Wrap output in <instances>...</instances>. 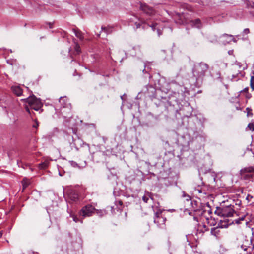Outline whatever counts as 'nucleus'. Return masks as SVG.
Wrapping results in <instances>:
<instances>
[{
  "label": "nucleus",
  "instance_id": "nucleus-1",
  "mask_svg": "<svg viewBox=\"0 0 254 254\" xmlns=\"http://www.w3.org/2000/svg\"><path fill=\"white\" fill-rule=\"evenodd\" d=\"M209 69L208 64L203 62L195 64L192 69V77L197 83L202 82Z\"/></svg>",
  "mask_w": 254,
  "mask_h": 254
},
{
  "label": "nucleus",
  "instance_id": "nucleus-23",
  "mask_svg": "<svg viewBox=\"0 0 254 254\" xmlns=\"http://www.w3.org/2000/svg\"><path fill=\"white\" fill-rule=\"evenodd\" d=\"M75 50L77 54H79L80 53V48L78 44H76L75 46Z\"/></svg>",
  "mask_w": 254,
  "mask_h": 254
},
{
  "label": "nucleus",
  "instance_id": "nucleus-25",
  "mask_svg": "<svg viewBox=\"0 0 254 254\" xmlns=\"http://www.w3.org/2000/svg\"><path fill=\"white\" fill-rule=\"evenodd\" d=\"M69 162L70 164L73 167H79L78 164L76 162H75L74 161H69Z\"/></svg>",
  "mask_w": 254,
  "mask_h": 254
},
{
  "label": "nucleus",
  "instance_id": "nucleus-4",
  "mask_svg": "<svg viewBox=\"0 0 254 254\" xmlns=\"http://www.w3.org/2000/svg\"><path fill=\"white\" fill-rule=\"evenodd\" d=\"M191 207L192 211H193L194 215L193 219L194 220L198 222L199 220L197 216H202L206 211L204 210L201 204L198 203L196 200L191 201Z\"/></svg>",
  "mask_w": 254,
  "mask_h": 254
},
{
  "label": "nucleus",
  "instance_id": "nucleus-36",
  "mask_svg": "<svg viewBox=\"0 0 254 254\" xmlns=\"http://www.w3.org/2000/svg\"><path fill=\"white\" fill-rule=\"evenodd\" d=\"M157 32L158 36H160L162 34V32L160 29H157Z\"/></svg>",
  "mask_w": 254,
  "mask_h": 254
},
{
  "label": "nucleus",
  "instance_id": "nucleus-22",
  "mask_svg": "<svg viewBox=\"0 0 254 254\" xmlns=\"http://www.w3.org/2000/svg\"><path fill=\"white\" fill-rule=\"evenodd\" d=\"M150 68L149 67H147L145 64H144V69L142 70L143 73H147L149 72Z\"/></svg>",
  "mask_w": 254,
  "mask_h": 254
},
{
  "label": "nucleus",
  "instance_id": "nucleus-13",
  "mask_svg": "<svg viewBox=\"0 0 254 254\" xmlns=\"http://www.w3.org/2000/svg\"><path fill=\"white\" fill-rule=\"evenodd\" d=\"M13 93L17 96H20L22 94V89L19 86H14L12 87Z\"/></svg>",
  "mask_w": 254,
  "mask_h": 254
},
{
  "label": "nucleus",
  "instance_id": "nucleus-50",
  "mask_svg": "<svg viewBox=\"0 0 254 254\" xmlns=\"http://www.w3.org/2000/svg\"><path fill=\"white\" fill-rule=\"evenodd\" d=\"M189 215H192V212H189Z\"/></svg>",
  "mask_w": 254,
  "mask_h": 254
},
{
  "label": "nucleus",
  "instance_id": "nucleus-6",
  "mask_svg": "<svg viewBox=\"0 0 254 254\" xmlns=\"http://www.w3.org/2000/svg\"><path fill=\"white\" fill-rule=\"evenodd\" d=\"M95 211L98 213L99 210L96 209L92 205L87 204L82 208L79 212V214L83 218H85L92 216Z\"/></svg>",
  "mask_w": 254,
  "mask_h": 254
},
{
  "label": "nucleus",
  "instance_id": "nucleus-54",
  "mask_svg": "<svg viewBox=\"0 0 254 254\" xmlns=\"http://www.w3.org/2000/svg\"><path fill=\"white\" fill-rule=\"evenodd\" d=\"M249 197V195H248V196H247V199H248Z\"/></svg>",
  "mask_w": 254,
  "mask_h": 254
},
{
  "label": "nucleus",
  "instance_id": "nucleus-48",
  "mask_svg": "<svg viewBox=\"0 0 254 254\" xmlns=\"http://www.w3.org/2000/svg\"><path fill=\"white\" fill-rule=\"evenodd\" d=\"M2 236V233L1 232H0V238H1Z\"/></svg>",
  "mask_w": 254,
  "mask_h": 254
},
{
  "label": "nucleus",
  "instance_id": "nucleus-45",
  "mask_svg": "<svg viewBox=\"0 0 254 254\" xmlns=\"http://www.w3.org/2000/svg\"><path fill=\"white\" fill-rule=\"evenodd\" d=\"M245 216L242 217L241 218H239L240 220H243L244 219Z\"/></svg>",
  "mask_w": 254,
  "mask_h": 254
},
{
  "label": "nucleus",
  "instance_id": "nucleus-49",
  "mask_svg": "<svg viewBox=\"0 0 254 254\" xmlns=\"http://www.w3.org/2000/svg\"><path fill=\"white\" fill-rule=\"evenodd\" d=\"M102 30H104L105 31L106 30V28H103V27H102Z\"/></svg>",
  "mask_w": 254,
  "mask_h": 254
},
{
  "label": "nucleus",
  "instance_id": "nucleus-29",
  "mask_svg": "<svg viewBox=\"0 0 254 254\" xmlns=\"http://www.w3.org/2000/svg\"><path fill=\"white\" fill-rule=\"evenodd\" d=\"M206 211V212L204 213L203 215L202 216H201L202 217H204L205 218V216H206L205 215V214L206 213H207L209 215H210L211 214H212V211L210 209V208H209V210H205Z\"/></svg>",
  "mask_w": 254,
  "mask_h": 254
},
{
  "label": "nucleus",
  "instance_id": "nucleus-14",
  "mask_svg": "<svg viewBox=\"0 0 254 254\" xmlns=\"http://www.w3.org/2000/svg\"><path fill=\"white\" fill-rule=\"evenodd\" d=\"M69 197L73 201H76L78 199V194L74 191H71L69 193Z\"/></svg>",
  "mask_w": 254,
  "mask_h": 254
},
{
  "label": "nucleus",
  "instance_id": "nucleus-46",
  "mask_svg": "<svg viewBox=\"0 0 254 254\" xmlns=\"http://www.w3.org/2000/svg\"><path fill=\"white\" fill-rule=\"evenodd\" d=\"M41 165H44V166H42L41 168L46 167V165L45 164H41Z\"/></svg>",
  "mask_w": 254,
  "mask_h": 254
},
{
  "label": "nucleus",
  "instance_id": "nucleus-52",
  "mask_svg": "<svg viewBox=\"0 0 254 254\" xmlns=\"http://www.w3.org/2000/svg\"><path fill=\"white\" fill-rule=\"evenodd\" d=\"M236 223H239V221H238V220H236Z\"/></svg>",
  "mask_w": 254,
  "mask_h": 254
},
{
  "label": "nucleus",
  "instance_id": "nucleus-18",
  "mask_svg": "<svg viewBox=\"0 0 254 254\" xmlns=\"http://www.w3.org/2000/svg\"><path fill=\"white\" fill-rule=\"evenodd\" d=\"M224 37H228L229 38V40H226L225 41L226 43H229L231 41H233L234 42H236V40L235 39V38L233 37V35H228L227 34H224L222 35V36L221 37V38H224Z\"/></svg>",
  "mask_w": 254,
  "mask_h": 254
},
{
  "label": "nucleus",
  "instance_id": "nucleus-32",
  "mask_svg": "<svg viewBox=\"0 0 254 254\" xmlns=\"http://www.w3.org/2000/svg\"><path fill=\"white\" fill-rule=\"evenodd\" d=\"M243 32H244V33H245V34H247L249 33V32H250L249 29H248V28H246V29H245L243 30Z\"/></svg>",
  "mask_w": 254,
  "mask_h": 254
},
{
  "label": "nucleus",
  "instance_id": "nucleus-35",
  "mask_svg": "<svg viewBox=\"0 0 254 254\" xmlns=\"http://www.w3.org/2000/svg\"><path fill=\"white\" fill-rule=\"evenodd\" d=\"M211 42H216L217 41V38L216 37V36H214V38L213 39H212V40H210Z\"/></svg>",
  "mask_w": 254,
  "mask_h": 254
},
{
  "label": "nucleus",
  "instance_id": "nucleus-44",
  "mask_svg": "<svg viewBox=\"0 0 254 254\" xmlns=\"http://www.w3.org/2000/svg\"><path fill=\"white\" fill-rule=\"evenodd\" d=\"M125 95V94H124V95L123 96H121V99L122 100H124V96Z\"/></svg>",
  "mask_w": 254,
  "mask_h": 254
},
{
  "label": "nucleus",
  "instance_id": "nucleus-10",
  "mask_svg": "<svg viewBox=\"0 0 254 254\" xmlns=\"http://www.w3.org/2000/svg\"><path fill=\"white\" fill-rule=\"evenodd\" d=\"M140 8L145 13L148 15H153L154 13L153 9L146 4L141 3Z\"/></svg>",
  "mask_w": 254,
  "mask_h": 254
},
{
  "label": "nucleus",
  "instance_id": "nucleus-38",
  "mask_svg": "<svg viewBox=\"0 0 254 254\" xmlns=\"http://www.w3.org/2000/svg\"><path fill=\"white\" fill-rule=\"evenodd\" d=\"M233 50H229L228 51V54L229 55H232L233 54Z\"/></svg>",
  "mask_w": 254,
  "mask_h": 254
},
{
  "label": "nucleus",
  "instance_id": "nucleus-31",
  "mask_svg": "<svg viewBox=\"0 0 254 254\" xmlns=\"http://www.w3.org/2000/svg\"><path fill=\"white\" fill-rule=\"evenodd\" d=\"M175 95H176V99L175 100V101L178 103L179 102V100L178 99V97H179V95H180V93L178 92L177 93H175Z\"/></svg>",
  "mask_w": 254,
  "mask_h": 254
},
{
  "label": "nucleus",
  "instance_id": "nucleus-42",
  "mask_svg": "<svg viewBox=\"0 0 254 254\" xmlns=\"http://www.w3.org/2000/svg\"><path fill=\"white\" fill-rule=\"evenodd\" d=\"M64 100V98L62 97H61L60 98H59V102H61L62 100Z\"/></svg>",
  "mask_w": 254,
  "mask_h": 254
},
{
  "label": "nucleus",
  "instance_id": "nucleus-51",
  "mask_svg": "<svg viewBox=\"0 0 254 254\" xmlns=\"http://www.w3.org/2000/svg\"><path fill=\"white\" fill-rule=\"evenodd\" d=\"M75 149H76V150H78V147H75Z\"/></svg>",
  "mask_w": 254,
  "mask_h": 254
},
{
  "label": "nucleus",
  "instance_id": "nucleus-30",
  "mask_svg": "<svg viewBox=\"0 0 254 254\" xmlns=\"http://www.w3.org/2000/svg\"><path fill=\"white\" fill-rule=\"evenodd\" d=\"M157 26V23H154V24H152L151 25H150L149 27H151L153 31H155Z\"/></svg>",
  "mask_w": 254,
  "mask_h": 254
},
{
  "label": "nucleus",
  "instance_id": "nucleus-12",
  "mask_svg": "<svg viewBox=\"0 0 254 254\" xmlns=\"http://www.w3.org/2000/svg\"><path fill=\"white\" fill-rule=\"evenodd\" d=\"M175 21L177 23H178L179 24H184L186 22L184 16L182 13H178L176 15Z\"/></svg>",
  "mask_w": 254,
  "mask_h": 254
},
{
  "label": "nucleus",
  "instance_id": "nucleus-43",
  "mask_svg": "<svg viewBox=\"0 0 254 254\" xmlns=\"http://www.w3.org/2000/svg\"><path fill=\"white\" fill-rule=\"evenodd\" d=\"M250 97H251L250 94H248H248H247V95H246V97H247V98H250Z\"/></svg>",
  "mask_w": 254,
  "mask_h": 254
},
{
  "label": "nucleus",
  "instance_id": "nucleus-34",
  "mask_svg": "<svg viewBox=\"0 0 254 254\" xmlns=\"http://www.w3.org/2000/svg\"><path fill=\"white\" fill-rule=\"evenodd\" d=\"M248 87H246V88H245L243 90H242L241 91V92H245V93H247L248 91Z\"/></svg>",
  "mask_w": 254,
  "mask_h": 254
},
{
  "label": "nucleus",
  "instance_id": "nucleus-40",
  "mask_svg": "<svg viewBox=\"0 0 254 254\" xmlns=\"http://www.w3.org/2000/svg\"><path fill=\"white\" fill-rule=\"evenodd\" d=\"M83 144L87 146L88 147V148L89 149V145L88 144H87L86 143L83 142Z\"/></svg>",
  "mask_w": 254,
  "mask_h": 254
},
{
  "label": "nucleus",
  "instance_id": "nucleus-11",
  "mask_svg": "<svg viewBox=\"0 0 254 254\" xmlns=\"http://www.w3.org/2000/svg\"><path fill=\"white\" fill-rule=\"evenodd\" d=\"M190 26L193 28L201 29L203 27V23L199 18L191 20L190 21Z\"/></svg>",
  "mask_w": 254,
  "mask_h": 254
},
{
  "label": "nucleus",
  "instance_id": "nucleus-20",
  "mask_svg": "<svg viewBox=\"0 0 254 254\" xmlns=\"http://www.w3.org/2000/svg\"><path fill=\"white\" fill-rule=\"evenodd\" d=\"M70 217L72 218L73 219V220L76 222V223H77V222H81V223H83V221L80 220V219H79L74 214H71L70 215Z\"/></svg>",
  "mask_w": 254,
  "mask_h": 254
},
{
  "label": "nucleus",
  "instance_id": "nucleus-17",
  "mask_svg": "<svg viewBox=\"0 0 254 254\" xmlns=\"http://www.w3.org/2000/svg\"><path fill=\"white\" fill-rule=\"evenodd\" d=\"M205 218L207 221V223L210 226H214L216 224V222L214 219H212V217L210 216V217L208 216H205Z\"/></svg>",
  "mask_w": 254,
  "mask_h": 254
},
{
  "label": "nucleus",
  "instance_id": "nucleus-37",
  "mask_svg": "<svg viewBox=\"0 0 254 254\" xmlns=\"http://www.w3.org/2000/svg\"><path fill=\"white\" fill-rule=\"evenodd\" d=\"M224 38H226V40H225L223 41L222 42H223V43L224 44H226L227 43H226V42H225V41H226V40H229V38H228V37H224Z\"/></svg>",
  "mask_w": 254,
  "mask_h": 254
},
{
  "label": "nucleus",
  "instance_id": "nucleus-9",
  "mask_svg": "<svg viewBox=\"0 0 254 254\" xmlns=\"http://www.w3.org/2000/svg\"><path fill=\"white\" fill-rule=\"evenodd\" d=\"M155 91V88L149 84L145 86L142 90V92L150 97L154 96Z\"/></svg>",
  "mask_w": 254,
  "mask_h": 254
},
{
  "label": "nucleus",
  "instance_id": "nucleus-26",
  "mask_svg": "<svg viewBox=\"0 0 254 254\" xmlns=\"http://www.w3.org/2000/svg\"><path fill=\"white\" fill-rule=\"evenodd\" d=\"M248 127L251 130L254 131V125L253 123H249L248 125Z\"/></svg>",
  "mask_w": 254,
  "mask_h": 254
},
{
  "label": "nucleus",
  "instance_id": "nucleus-24",
  "mask_svg": "<svg viewBox=\"0 0 254 254\" xmlns=\"http://www.w3.org/2000/svg\"><path fill=\"white\" fill-rule=\"evenodd\" d=\"M246 110L247 111L248 116H253V113L252 112V110L251 109L248 107L246 109Z\"/></svg>",
  "mask_w": 254,
  "mask_h": 254
},
{
  "label": "nucleus",
  "instance_id": "nucleus-2",
  "mask_svg": "<svg viewBox=\"0 0 254 254\" xmlns=\"http://www.w3.org/2000/svg\"><path fill=\"white\" fill-rule=\"evenodd\" d=\"M25 101L26 104L25 108L27 112L30 114V109H33L35 111H39L42 106V104L39 99L37 98L34 95L22 99Z\"/></svg>",
  "mask_w": 254,
  "mask_h": 254
},
{
  "label": "nucleus",
  "instance_id": "nucleus-16",
  "mask_svg": "<svg viewBox=\"0 0 254 254\" xmlns=\"http://www.w3.org/2000/svg\"><path fill=\"white\" fill-rule=\"evenodd\" d=\"M31 184V181L29 179H28L26 178H24L22 181V184L23 186V189H25L30 184Z\"/></svg>",
  "mask_w": 254,
  "mask_h": 254
},
{
  "label": "nucleus",
  "instance_id": "nucleus-33",
  "mask_svg": "<svg viewBox=\"0 0 254 254\" xmlns=\"http://www.w3.org/2000/svg\"><path fill=\"white\" fill-rule=\"evenodd\" d=\"M38 125V123L36 121L35 123L33 125V127L37 128Z\"/></svg>",
  "mask_w": 254,
  "mask_h": 254
},
{
  "label": "nucleus",
  "instance_id": "nucleus-8",
  "mask_svg": "<svg viewBox=\"0 0 254 254\" xmlns=\"http://www.w3.org/2000/svg\"><path fill=\"white\" fill-rule=\"evenodd\" d=\"M226 220L227 221V224H221V226H219V227H215L212 228L211 229V234L212 235H214L217 238H219L220 237V230L219 229V228H226L229 225H230L233 222H229V221L228 219H226L224 220V222L225 223Z\"/></svg>",
  "mask_w": 254,
  "mask_h": 254
},
{
  "label": "nucleus",
  "instance_id": "nucleus-27",
  "mask_svg": "<svg viewBox=\"0 0 254 254\" xmlns=\"http://www.w3.org/2000/svg\"><path fill=\"white\" fill-rule=\"evenodd\" d=\"M134 24L135 25L137 29L141 28V26H142L141 20H140V22H135Z\"/></svg>",
  "mask_w": 254,
  "mask_h": 254
},
{
  "label": "nucleus",
  "instance_id": "nucleus-3",
  "mask_svg": "<svg viewBox=\"0 0 254 254\" xmlns=\"http://www.w3.org/2000/svg\"><path fill=\"white\" fill-rule=\"evenodd\" d=\"M234 212V206L232 205L217 207L214 212L215 214L224 218L233 216Z\"/></svg>",
  "mask_w": 254,
  "mask_h": 254
},
{
  "label": "nucleus",
  "instance_id": "nucleus-39",
  "mask_svg": "<svg viewBox=\"0 0 254 254\" xmlns=\"http://www.w3.org/2000/svg\"><path fill=\"white\" fill-rule=\"evenodd\" d=\"M49 25V28H52L53 27V24L52 23H48Z\"/></svg>",
  "mask_w": 254,
  "mask_h": 254
},
{
  "label": "nucleus",
  "instance_id": "nucleus-15",
  "mask_svg": "<svg viewBox=\"0 0 254 254\" xmlns=\"http://www.w3.org/2000/svg\"><path fill=\"white\" fill-rule=\"evenodd\" d=\"M73 31L75 35V36L79 38L80 40H83L84 39V36L81 31H80L78 29H73Z\"/></svg>",
  "mask_w": 254,
  "mask_h": 254
},
{
  "label": "nucleus",
  "instance_id": "nucleus-53",
  "mask_svg": "<svg viewBox=\"0 0 254 254\" xmlns=\"http://www.w3.org/2000/svg\"><path fill=\"white\" fill-rule=\"evenodd\" d=\"M203 227H204V228H206V225H203Z\"/></svg>",
  "mask_w": 254,
  "mask_h": 254
},
{
  "label": "nucleus",
  "instance_id": "nucleus-7",
  "mask_svg": "<svg viewBox=\"0 0 254 254\" xmlns=\"http://www.w3.org/2000/svg\"><path fill=\"white\" fill-rule=\"evenodd\" d=\"M253 173H254V168L252 166L245 167L242 169L240 171V174L242 179L244 180H250L253 176Z\"/></svg>",
  "mask_w": 254,
  "mask_h": 254
},
{
  "label": "nucleus",
  "instance_id": "nucleus-56",
  "mask_svg": "<svg viewBox=\"0 0 254 254\" xmlns=\"http://www.w3.org/2000/svg\"><path fill=\"white\" fill-rule=\"evenodd\" d=\"M170 254H171V253Z\"/></svg>",
  "mask_w": 254,
  "mask_h": 254
},
{
  "label": "nucleus",
  "instance_id": "nucleus-47",
  "mask_svg": "<svg viewBox=\"0 0 254 254\" xmlns=\"http://www.w3.org/2000/svg\"><path fill=\"white\" fill-rule=\"evenodd\" d=\"M119 204H120V205H122L123 204V203H122V202L121 201H120L119 202Z\"/></svg>",
  "mask_w": 254,
  "mask_h": 254
},
{
  "label": "nucleus",
  "instance_id": "nucleus-5",
  "mask_svg": "<svg viewBox=\"0 0 254 254\" xmlns=\"http://www.w3.org/2000/svg\"><path fill=\"white\" fill-rule=\"evenodd\" d=\"M158 206L156 205L152 206V209L155 213V217L154 219V222L158 226L162 227L165 225L166 219L165 217H162L161 210L159 209H157Z\"/></svg>",
  "mask_w": 254,
  "mask_h": 254
},
{
  "label": "nucleus",
  "instance_id": "nucleus-28",
  "mask_svg": "<svg viewBox=\"0 0 254 254\" xmlns=\"http://www.w3.org/2000/svg\"><path fill=\"white\" fill-rule=\"evenodd\" d=\"M110 170L111 171V173L114 176H116L118 173L116 170H115L114 168L110 169Z\"/></svg>",
  "mask_w": 254,
  "mask_h": 254
},
{
  "label": "nucleus",
  "instance_id": "nucleus-21",
  "mask_svg": "<svg viewBox=\"0 0 254 254\" xmlns=\"http://www.w3.org/2000/svg\"><path fill=\"white\" fill-rule=\"evenodd\" d=\"M141 24L142 26H141V28H142L143 29H147L150 26L149 24H147L145 21L143 20H141Z\"/></svg>",
  "mask_w": 254,
  "mask_h": 254
},
{
  "label": "nucleus",
  "instance_id": "nucleus-19",
  "mask_svg": "<svg viewBox=\"0 0 254 254\" xmlns=\"http://www.w3.org/2000/svg\"><path fill=\"white\" fill-rule=\"evenodd\" d=\"M142 200L145 202V203H148L150 201H153V198L151 197L150 196H147V195H144L143 197H142Z\"/></svg>",
  "mask_w": 254,
  "mask_h": 254
},
{
  "label": "nucleus",
  "instance_id": "nucleus-41",
  "mask_svg": "<svg viewBox=\"0 0 254 254\" xmlns=\"http://www.w3.org/2000/svg\"><path fill=\"white\" fill-rule=\"evenodd\" d=\"M180 88H181V91L182 92H183V89H184V90H185V89H186V88H185V87H180Z\"/></svg>",
  "mask_w": 254,
  "mask_h": 254
},
{
  "label": "nucleus",
  "instance_id": "nucleus-55",
  "mask_svg": "<svg viewBox=\"0 0 254 254\" xmlns=\"http://www.w3.org/2000/svg\"><path fill=\"white\" fill-rule=\"evenodd\" d=\"M241 203V201L239 202V205H240Z\"/></svg>",
  "mask_w": 254,
  "mask_h": 254
}]
</instances>
